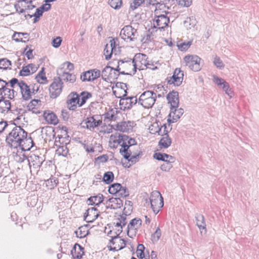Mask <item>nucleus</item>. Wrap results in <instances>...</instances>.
Segmentation results:
<instances>
[{"label": "nucleus", "instance_id": "nucleus-1", "mask_svg": "<svg viewBox=\"0 0 259 259\" xmlns=\"http://www.w3.org/2000/svg\"><path fill=\"white\" fill-rule=\"evenodd\" d=\"M6 142L11 148H17L21 147L23 151L29 150L30 148L25 149L23 147L26 142L33 144L31 137L27 138V133L20 126L16 125L6 137Z\"/></svg>", "mask_w": 259, "mask_h": 259}, {"label": "nucleus", "instance_id": "nucleus-2", "mask_svg": "<svg viewBox=\"0 0 259 259\" xmlns=\"http://www.w3.org/2000/svg\"><path fill=\"white\" fill-rule=\"evenodd\" d=\"M151 208L155 214H157L164 205L163 198L158 191L152 192L150 197Z\"/></svg>", "mask_w": 259, "mask_h": 259}, {"label": "nucleus", "instance_id": "nucleus-3", "mask_svg": "<svg viewBox=\"0 0 259 259\" xmlns=\"http://www.w3.org/2000/svg\"><path fill=\"white\" fill-rule=\"evenodd\" d=\"M127 91H124V94L121 97H118V98H120L119 101L120 109L123 110L131 109L133 105L138 103L136 97H127Z\"/></svg>", "mask_w": 259, "mask_h": 259}, {"label": "nucleus", "instance_id": "nucleus-4", "mask_svg": "<svg viewBox=\"0 0 259 259\" xmlns=\"http://www.w3.org/2000/svg\"><path fill=\"white\" fill-rule=\"evenodd\" d=\"M201 58L196 55H187L184 58L186 65L194 71H198L201 69Z\"/></svg>", "mask_w": 259, "mask_h": 259}, {"label": "nucleus", "instance_id": "nucleus-5", "mask_svg": "<svg viewBox=\"0 0 259 259\" xmlns=\"http://www.w3.org/2000/svg\"><path fill=\"white\" fill-rule=\"evenodd\" d=\"M184 72L181 70V68H176L171 77H167L166 80L167 84H174L175 86H180L184 79Z\"/></svg>", "mask_w": 259, "mask_h": 259}, {"label": "nucleus", "instance_id": "nucleus-6", "mask_svg": "<svg viewBox=\"0 0 259 259\" xmlns=\"http://www.w3.org/2000/svg\"><path fill=\"white\" fill-rule=\"evenodd\" d=\"M120 36L124 40L129 39L130 41H134L138 36L137 30L131 25H126L121 30Z\"/></svg>", "mask_w": 259, "mask_h": 259}, {"label": "nucleus", "instance_id": "nucleus-7", "mask_svg": "<svg viewBox=\"0 0 259 259\" xmlns=\"http://www.w3.org/2000/svg\"><path fill=\"white\" fill-rule=\"evenodd\" d=\"M63 82L60 77L54 78L49 88L50 97L53 99L57 98L62 91Z\"/></svg>", "mask_w": 259, "mask_h": 259}, {"label": "nucleus", "instance_id": "nucleus-8", "mask_svg": "<svg viewBox=\"0 0 259 259\" xmlns=\"http://www.w3.org/2000/svg\"><path fill=\"white\" fill-rule=\"evenodd\" d=\"M142 225V220L138 218L132 219L127 227V236L133 238L136 236L138 229Z\"/></svg>", "mask_w": 259, "mask_h": 259}, {"label": "nucleus", "instance_id": "nucleus-9", "mask_svg": "<svg viewBox=\"0 0 259 259\" xmlns=\"http://www.w3.org/2000/svg\"><path fill=\"white\" fill-rule=\"evenodd\" d=\"M109 242L113 245L114 247L109 246V249L111 251H118L124 248L126 245V241L124 239H121L118 237V235L112 237Z\"/></svg>", "mask_w": 259, "mask_h": 259}, {"label": "nucleus", "instance_id": "nucleus-10", "mask_svg": "<svg viewBox=\"0 0 259 259\" xmlns=\"http://www.w3.org/2000/svg\"><path fill=\"white\" fill-rule=\"evenodd\" d=\"M169 23V18L166 15H160L155 17L154 20V25L152 28H158L160 30H162L168 26Z\"/></svg>", "mask_w": 259, "mask_h": 259}, {"label": "nucleus", "instance_id": "nucleus-11", "mask_svg": "<svg viewBox=\"0 0 259 259\" xmlns=\"http://www.w3.org/2000/svg\"><path fill=\"white\" fill-rule=\"evenodd\" d=\"M118 139L113 140L114 143H117L121 146V144H125L128 147L136 145L137 143L135 139L130 137L128 136L121 134H118Z\"/></svg>", "mask_w": 259, "mask_h": 259}, {"label": "nucleus", "instance_id": "nucleus-12", "mask_svg": "<svg viewBox=\"0 0 259 259\" xmlns=\"http://www.w3.org/2000/svg\"><path fill=\"white\" fill-rule=\"evenodd\" d=\"M100 75V71L98 69H95L88 70L83 73L80 76V78L82 81H91L99 77Z\"/></svg>", "mask_w": 259, "mask_h": 259}, {"label": "nucleus", "instance_id": "nucleus-13", "mask_svg": "<svg viewBox=\"0 0 259 259\" xmlns=\"http://www.w3.org/2000/svg\"><path fill=\"white\" fill-rule=\"evenodd\" d=\"M19 87L22 98L24 101H28L31 99V87L29 85H28L24 81L21 80L19 83Z\"/></svg>", "mask_w": 259, "mask_h": 259}, {"label": "nucleus", "instance_id": "nucleus-14", "mask_svg": "<svg viewBox=\"0 0 259 259\" xmlns=\"http://www.w3.org/2000/svg\"><path fill=\"white\" fill-rule=\"evenodd\" d=\"M166 99L168 103L170 104V110H172L178 107L179 104V93L177 91H172L170 92L166 95Z\"/></svg>", "mask_w": 259, "mask_h": 259}, {"label": "nucleus", "instance_id": "nucleus-15", "mask_svg": "<svg viewBox=\"0 0 259 259\" xmlns=\"http://www.w3.org/2000/svg\"><path fill=\"white\" fill-rule=\"evenodd\" d=\"M84 253V247L77 243L74 245L71 250V254L74 259L81 258Z\"/></svg>", "mask_w": 259, "mask_h": 259}, {"label": "nucleus", "instance_id": "nucleus-16", "mask_svg": "<svg viewBox=\"0 0 259 259\" xmlns=\"http://www.w3.org/2000/svg\"><path fill=\"white\" fill-rule=\"evenodd\" d=\"M134 122L131 121H122L116 125V130L122 132H129L132 131Z\"/></svg>", "mask_w": 259, "mask_h": 259}, {"label": "nucleus", "instance_id": "nucleus-17", "mask_svg": "<svg viewBox=\"0 0 259 259\" xmlns=\"http://www.w3.org/2000/svg\"><path fill=\"white\" fill-rule=\"evenodd\" d=\"M43 116L46 121L50 124L56 125L59 122L57 115L53 112L49 110L45 111Z\"/></svg>", "mask_w": 259, "mask_h": 259}, {"label": "nucleus", "instance_id": "nucleus-18", "mask_svg": "<svg viewBox=\"0 0 259 259\" xmlns=\"http://www.w3.org/2000/svg\"><path fill=\"white\" fill-rule=\"evenodd\" d=\"M17 94L18 93L14 89L9 88L8 85H6L0 92V96L3 97L5 99L8 98L10 100H13Z\"/></svg>", "mask_w": 259, "mask_h": 259}, {"label": "nucleus", "instance_id": "nucleus-19", "mask_svg": "<svg viewBox=\"0 0 259 259\" xmlns=\"http://www.w3.org/2000/svg\"><path fill=\"white\" fill-rule=\"evenodd\" d=\"M156 97V94H155L148 99H144L143 100L138 101V104L142 105L145 108H151L155 103Z\"/></svg>", "mask_w": 259, "mask_h": 259}, {"label": "nucleus", "instance_id": "nucleus-20", "mask_svg": "<svg viewBox=\"0 0 259 259\" xmlns=\"http://www.w3.org/2000/svg\"><path fill=\"white\" fill-rule=\"evenodd\" d=\"M32 167L34 169L39 168L44 161L42 158L35 154H32L30 156V159Z\"/></svg>", "mask_w": 259, "mask_h": 259}, {"label": "nucleus", "instance_id": "nucleus-21", "mask_svg": "<svg viewBox=\"0 0 259 259\" xmlns=\"http://www.w3.org/2000/svg\"><path fill=\"white\" fill-rule=\"evenodd\" d=\"M11 104L9 100L5 99L3 97H0V113H4L11 110Z\"/></svg>", "mask_w": 259, "mask_h": 259}, {"label": "nucleus", "instance_id": "nucleus-22", "mask_svg": "<svg viewBox=\"0 0 259 259\" xmlns=\"http://www.w3.org/2000/svg\"><path fill=\"white\" fill-rule=\"evenodd\" d=\"M58 74L62 77V79L66 81L73 83L76 80V76L69 72L63 71V68L58 71Z\"/></svg>", "mask_w": 259, "mask_h": 259}, {"label": "nucleus", "instance_id": "nucleus-23", "mask_svg": "<svg viewBox=\"0 0 259 259\" xmlns=\"http://www.w3.org/2000/svg\"><path fill=\"white\" fill-rule=\"evenodd\" d=\"M196 225L200 231L204 230V232H206V223L204 216L199 213H196L195 217Z\"/></svg>", "mask_w": 259, "mask_h": 259}, {"label": "nucleus", "instance_id": "nucleus-24", "mask_svg": "<svg viewBox=\"0 0 259 259\" xmlns=\"http://www.w3.org/2000/svg\"><path fill=\"white\" fill-rule=\"evenodd\" d=\"M171 144V139L169 135L162 136L158 142V146L160 149H166L168 148Z\"/></svg>", "mask_w": 259, "mask_h": 259}, {"label": "nucleus", "instance_id": "nucleus-25", "mask_svg": "<svg viewBox=\"0 0 259 259\" xmlns=\"http://www.w3.org/2000/svg\"><path fill=\"white\" fill-rule=\"evenodd\" d=\"M80 96L76 92H72L68 96L67 104L68 106L72 104H77L79 107Z\"/></svg>", "mask_w": 259, "mask_h": 259}, {"label": "nucleus", "instance_id": "nucleus-26", "mask_svg": "<svg viewBox=\"0 0 259 259\" xmlns=\"http://www.w3.org/2000/svg\"><path fill=\"white\" fill-rule=\"evenodd\" d=\"M121 148L119 150V153L124 159H128L132 155V152L130 149L131 147H128L125 144H121Z\"/></svg>", "mask_w": 259, "mask_h": 259}, {"label": "nucleus", "instance_id": "nucleus-27", "mask_svg": "<svg viewBox=\"0 0 259 259\" xmlns=\"http://www.w3.org/2000/svg\"><path fill=\"white\" fill-rule=\"evenodd\" d=\"M29 159L30 156H27L25 154H23L22 159L21 160V163H23L22 168L23 169H28L31 171L32 165Z\"/></svg>", "mask_w": 259, "mask_h": 259}, {"label": "nucleus", "instance_id": "nucleus-28", "mask_svg": "<svg viewBox=\"0 0 259 259\" xmlns=\"http://www.w3.org/2000/svg\"><path fill=\"white\" fill-rule=\"evenodd\" d=\"M113 67H112L109 65L106 66L102 70V79L108 81L110 80V73L113 71Z\"/></svg>", "mask_w": 259, "mask_h": 259}, {"label": "nucleus", "instance_id": "nucleus-29", "mask_svg": "<svg viewBox=\"0 0 259 259\" xmlns=\"http://www.w3.org/2000/svg\"><path fill=\"white\" fill-rule=\"evenodd\" d=\"M35 79L38 83L40 84L44 83L45 81H47V78L46 76V72L45 71L44 67L41 68V70L36 75Z\"/></svg>", "mask_w": 259, "mask_h": 259}, {"label": "nucleus", "instance_id": "nucleus-30", "mask_svg": "<svg viewBox=\"0 0 259 259\" xmlns=\"http://www.w3.org/2000/svg\"><path fill=\"white\" fill-rule=\"evenodd\" d=\"M79 96H80V99L79 107L83 105L86 103L87 100L91 98L92 96L91 93L86 91L82 92Z\"/></svg>", "mask_w": 259, "mask_h": 259}, {"label": "nucleus", "instance_id": "nucleus-31", "mask_svg": "<svg viewBox=\"0 0 259 259\" xmlns=\"http://www.w3.org/2000/svg\"><path fill=\"white\" fill-rule=\"evenodd\" d=\"M157 129L154 131L155 133H157L159 135H161L162 136H164L166 135H168V133L171 130V127L170 130L168 131L167 129V126L166 124H163L160 127H159V125L157 123Z\"/></svg>", "mask_w": 259, "mask_h": 259}, {"label": "nucleus", "instance_id": "nucleus-32", "mask_svg": "<svg viewBox=\"0 0 259 259\" xmlns=\"http://www.w3.org/2000/svg\"><path fill=\"white\" fill-rule=\"evenodd\" d=\"M121 188V185L119 183H116L111 184L108 189V192L112 195L118 194L119 191Z\"/></svg>", "mask_w": 259, "mask_h": 259}, {"label": "nucleus", "instance_id": "nucleus-33", "mask_svg": "<svg viewBox=\"0 0 259 259\" xmlns=\"http://www.w3.org/2000/svg\"><path fill=\"white\" fill-rule=\"evenodd\" d=\"M95 118L93 116L87 118L86 119L84 120L81 123L82 126L84 128L91 129V128H94V122Z\"/></svg>", "mask_w": 259, "mask_h": 259}, {"label": "nucleus", "instance_id": "nucleus-34", "mask_svg": "<svg viewBox=\"0 0 259 259\" xmlns=\"http://www.w3.org/2000/svg\"><path fill=\"white\" fill-rule=\"evenodd\" d=\"M76 236L78 238H82L86 237L89 233V230H86L85 227H79L78 230L75 231Z\"/></svg>", "mask_w": 259, "mask_h": 259}, {"label": "nucleus", "instance_id": "nucleus-35", "mask_svg": "<svg viewBox=\"0 0 259 259\" xmlns=\"http://www.w3.org/2000/svg\"><path fill=\"white\" fill-rule=\"evenodd\" d=\"M114 178V176L113 173V172L109 171L107 172H105L104 174L103 177V181L106 184H110L111 183Z\"/></svg>", "mask_w": 259, "mask_h": 259}, {"label": "nucleus", "instance_id": "nucleus-36", "mask_svg": "<svg viewBox=\"0 0 259 259\" xmlns=\"http://www.w3.org/2000/svg\"><path fill=\"white\" fill-rule=\"evenodd\" d=\"M184 109L182 108H180L178 109L175 108L174 110H171L168 115V116L171 117L172 115L178 120L182 116V115L184 114Z\"/></svg>", "mask_w": 259, "mask_h": 259}, {"label": "nucleus", "instance_id": "nucleus-37", "mask_svg": "<svg viewBox=\"0 0 259 259\" xmlns=\"http://www.w3.org/2000/svg\"><path fill=\"white\" fill-rule=\"evenodd\" d=\"M28 36L29 34L26 32H14L12 36V39L16 42H26V41L23 40L22 38L23 36Z\"/></svg>", "mask_w": 259, "mask_h": 259}, {"label": "nucleus", "instance_id": "nucleus-38", "mask_svg": "<svg viewBox=\"0 0 259 259\" xmlns=\"http://www.w3.org/2000/svg\"><path fill=\"white\" fill-rule=\"evenodd\" d=\"M69 152V150L66 145L62 144L57 148L56 153L59 156L66 157Z\"/></svg>", "mask_w": 259, "mask_h": 259}, {"label": "nucleus", "instance_id": "nucleus-39", "mask_svg": "<svg viewBox=\"0 0 259 259\" xmlns=\"http://www.w3.org/2000/svg\"><path fill=\"white\" fill-rule=\"evenodd\" d=\"M108 202L114 204L116 209L120 208L123 205V201L119 198H110L108 199Z\"/></svg>", "mask_w": 259, "mask_h": 259}, {"label": "nucleus", "instance_id": "nucleus-40", "mask_svg": "<svg viewBox=\"0 0 259 259\" xmlns=\"http://www.w3.org/2000/svg\"><path fill=\"white\" fill-rule=\"evenodd\" d=\"M184 25L188 28L191 29L192 27H194L196 25V20L194 17L187 18V19L184 22Z\"/></svg>", "mask_w": 259, "mask_h": 259}, {"label": "nucleus", "instance_id": "nucleus-41", "mask_svg": "<svg viewBox=\"0 0 259 259\" xmlns=\"http://www.w3.org/2000/svg\"><path fill=\"white\" fill-rule=\"evenodd\" d=\"M109 5L115 10L119 9L122 5V0H109Z\"/></svg>", "mask_w": 259, "mask_h": 259}, {"label": "nucleus", "instance_id": "nucleus-42", "mask_svg": "<svg viewBox=\"0 0 259 259\" xmlns=\"http://www.w3.org/2000/svg\"><path fill=\"white\" fill-rule=\"evenodd\" d=\"M12 65L11 61L7 58H3L0 59V69L6 70L8 68L9 66Z\"/></svg>", "mask_w": 259, "mask_h": 259}, {"label": "nucleus", "instance_id": "nucleus-43", "mask_svg": "<svg viewBox=\"0 0 259 259\" xmlns=\"http://www.w3.org/2000/svg\"><path fill=\"white\" fill-rule=\"evenodd\" d=\"M45 12L42 10V8L40 7L36 9L35 12L33 14L34 16L33 23L37 22L39 18L42 16L43 13Z\"/></svg>", "mask_w": 259, "mask_h": 259}, {"label": "nucleus", "instance_id": "nucleus-44", "mask_svg": "<svg viewBox=\"0 0 259 259\" xmlns=\"http://www.w3.org/2000/svg\"><path fill=\"white\" fill-rule=\"evenodd\" d=\"M192 44V42L189 41L188 42H182L180 44H178L177 46L178 47L179 50L181 51H185L187 50L190 47Z\"/></svg>", "mask_w": 259, "mask_h": 259}, {"label": "nucleus", "instance_id": "nucleus-45", "mask_svg": "<svg viewBox=\"0 0 259 259\" xmlns=\"http://www.w3.org/2000/svg\"><path fill=\"white\" fill-rule=\"evenodd\" d=\"M105 59L107 60H109L112 55L113 51L110 49L109 44L106 45L104 50Z\"/></svg>", "mask_w": 259, "mask_h": 259}, {"label": "nucleus", "instance_id": "nucleus-46", "mask_svg": "<svg viewBox=\"0 0 259 259\" xmlns=\"http://www.w3.org/2000/svg\"><path fill=\"white\" fill-rule=\"evenodd\" d=\"M156 94L155 93H154L152 91H146L144 92H143L141 96H140V98L139 99L138 101H140V100H143L144 99H148L152 96Z\"/></svg>", "mask_w": 259, "mask_h": 259}, {"label": "nucleus", "instance_id": "nucleus-47", "mask_svg": "<svg viewBox=\"0 0 259 259\" xmlns=\"http://www.w3.org/2000/svg\"><path fill=\"white\" fill-rule=\"evenodd\" d=\"M125 208L123 211V213L119 215V218L117 219L118 221H119L121 223L122 226L124 227L127 224L126 217L127 216V212L125 210Z\"/></svg>", "mask_w": 259, "mask_h": 259}, {"label": "nucleus", "instance_id": "nucleus-48", "mask_svg": "<svg viewBox=\"0 0 259 259\" xmlns=\"http://www.w3.org/2000/svg\"><path fill=\"white\" fill-rule=\"evenodd\" d=\"M31 71L29 67H28V65L25 66H23L22 69L20 71L19 73V75L22 76H27L30 75Z\"/></svg>", "mask_w": 259, "mask_h": 259}, {"label": "nucleus", "instance_id": "nucleus-49", "mask_svg": "<svg viewBox=\"0 0 259 259\" xmlns=\"http://www.w3.org/2000/svg\"><path fill=\"white\" fill-rule=\"evenodd\" d=\"M143 155V153L140 151L138 154L132 155L128 159H127L128 162H131L132 163H135L138 161L140 157Z\"/></svg>", "mask_w": 259, "mask_h": 259}, {"label": "nucleus", "instance_id": "nucleus-50", "mask_svg": "<svg viewBox=\"0 0 259 259\" xmlns=\"http://www.w3.org/2000/svg\"><path fill=\"white\" fill-rule=\"evenodd\" d=\"M222 89L225 92L226 94H227L230 98L233 96V92L230 88L229 83L225 81V82L222 85Z\"/></svg>", "mask_w": 259, "mask_h": 259}, {"label": "nucleus", "instance_id": "nucleus-51", "mask_svg": "<svg viewBox=\"0 0 259 259\" xmlns=\"http://www.w3.org/2000/svg\"><path fill=\"white\" fill-rule=\"evenodd\" d=\"M213 62L214 65H215L216 67L219 69H222L225 66L223 62L219 57L216 56L214 58Z\"/></svg>", "mask_w": 259, "mask_h": 259}, {"label": "nucleus", "instance_id": "nucleus-52", "mask_svg": "<svg viewBox=\"0 0 259 259\" xmlns=\"http://www.w3.org/2000/svg\"><path fill=\"white\" fill-rule=\"evenodd\" d=\"M118 195L121 197H127L129 195V192L126 187L121 186V188L119 191Z\"/></svg>", "mask_w": 259, "mask_h": 259}, {"label": "nucleus", "instance_id": "nucleus-53", "mask_svg": "<svg viewBox=\"0 0 259 259\" xmlns=\"http://www.w3.org/2000/svg\"><path fill=\"white\" fill-rule=\"evenodd\" d=\"M94 201L96 203V206H99V204L103 202L104 201V197L102 194H98L96 196H93Z\"/></svg>", "mask_w": 259, "mask_h": 259}, {"label": "nucleus", "instance_id": "nucleus-54", "mask_svg": "<svg viewBox=\"0 0 259 259\" xmlns=\"http://www.w3.org/2000/svg\"><path fill=\"white\" fill-rule=\"evenodd\" d=\"M113 111V109H111L109 112L106 113L105 115L104 120L107 121H112L115 119V115L114 113H111Z\"/></svg>", "mask_w": 259, "mask_h": 259}, {"label": "nucleus", "instance_id": "nucleus-55", "mask_svg": "<svg viewBox=\"0 0 259 259\" xmlns=\"http://www.w3.org/2000/svg\"><path fill=\"white\" fill-rule=\"evenodd\" d=\"M62 41L61 37L58 36L53 39L52 42V46L55 48H58L60 46Z\"/></svg>", "mask_w": 259, "mask_h": 259}, {"label": "nucleus", "instance_id": "nucleus-56", "mask_svg": "<svg viewBox=\"0 0 259 259\" xmlns=\"http://www.w3.org/2000/svg\"><path fill=\"white\" fill-rule=\"evenodd\" d=\"M179 5H180L182 7H188L192 4V0H176Z\"/></svg>", "mask_w": 259, "mask_h": 259}, {"label": "nucleus", "instance_id": "nucleus-57", "mask_svg": "<svg viewBox=\"0 0 259 259\" xmlns=\"http://www.w3.org/2000/svg\"><path fill=\"white\" fill-rule=\"evenodd\" d=\"M7 83H8V87H10L11 89H14L16 84H17L19 86L20 81H19L17 78L14 77L12 78L9 81H7Z\"/></svg>", "mask_w": 259, "mask_h": 259}, {"label": "nucleus", "instance_id": "nucleus-58", "mask_svg": "<svg viewBox=\"0 0 259 259\" xmlns=\"http://www.w3.org/2000/svg\"><path fill=\"white\" fill-rule=\"evenodd\" d=\"M99 213H95L94 212L90 213H89V217L88 219L87 222L88 223H93L99 217Z\"/></svg>", "mask_w": 259, "mask_h": 259}, {"label": "nucleus", "instance_id": "nucleus-59", "mask_svg": "<svg viewBox=\"0 0 259 259\" xmlns=\"http://www.w3.org/2000/svg\"><path fill=\"white\" fill-rule=\"evenodd\" d=\"M172 167V164H170L167 162H164L163 164H162L160 168L162 170L165 171H168Z\"/></svg>", "mask_w": 259, "mask_h": 259}, {"label": "nucleus", "instance_id": "nucleus-60", "mask_svg": "<svg viewBox=\"0 0 259 259\" xmlns=\"http://www.w3.org/2000/svg\"><path fill=\"white\" fill-rule=\"evenodd\" d=\"M145 1V0H134L133 5H131V7L133 10H135L143 4Z\"/></svg>", "mask_w": 259, "mask_h": 259}, {"label": "nucleus", "instance_id": "nucleus-61", "mask_svg": "<svg viewBox=\"0 0 259 259\" xmlns=\"http://www.w3.org/2000/svg\"><path fill=\"white\" fill-rule=\"evenodd\" d=\"M58 183V180L55 179V178H50L47 181V185L51 184L52 187L50 189L53 188L54 186H56L57 185Z\"/></svg>", "mask_w": 259, "mask_h": 259}, {"label": "nucleus", "instance_id": "nucleus-62", "mask_svg": "<svg viewBox=\"0 0 259 259\" xmlns=\"http://www.w3.org/2000/svg\"><path fill=\"white\" fill-rule=\"evenodd\" d=\"M108 158V156L107 154H103L96 158L95 161L96 162L99 161V162L102 163L106 162L107 161Z\"/></svg>", "mask_w": 259, "mask_h": 259}, {"label": "nucleus", "instance_id": "nucleus-63", "mask_svg": "<svg viewBox=\"0 0 259 259\" xmlns=\"http://www.w3.org/2000/svg\"><path fill=\"white\" fill-rule=\"evenodd\" d=\"M161 235V230L159 228H157L155 232L152 234V237L155 241H157L159 239Z\"/></svg>", "mask_w": 259, "mask_h": 259}, {"label": "nucleus", "instance_id": "nucleus-64", "mask_svg": "<svg viewBox=\"0 0 259 259\" xmlns=\"http://www.w3.org/2000/svg\"><path fill=\"white\" fill-rule=\"evenodd\" d=\"M213 81L218 85H222L226 81L224 79L217 76H213Z\"/></svg>", "mask_w": 259, "mask_h": 259}]
</instances>
